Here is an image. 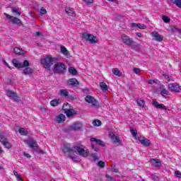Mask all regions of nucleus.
Returning <instances> with one entry per match:
<instances>
[{
    "mask_svg": "<svg viewBox=\"0 0 181 181\" xmlns=\"http://www.w3.org/2000/svg\"><path fill=\"white\" fill-rule=\"evenodd\" d=\"M91 158H93V162H97V160H98L100 159V157L98 156V155H97V153H92L90 155Z\"/></svg>",
    "mask_w": 181,
    "mask_h": 181,
    "instance_id": "obj_39",
    "label": "nucleus"
},
{
    "mask_svg": "<svg viewBox=\"0 0 181 181\" xmlns=\"http://www.w3.org/2000/svg\"><path fill=\"white\" fill-rule=\"evenodd\" d=\"M1 144H3L4 148H6V149H11V148H12V144H11L8 139L6 141H4Z\"/></svg>",
    "mask_w": 181,
    "mask_h": 181,
    "instance_id": "obj_31",
    "label": "nucleus"
},
{
    "mask_svg": "<svg viewBox=\"0 0 181 181\" xmlns=\"http://www.w3.org/2000/svg\"><path fill=\"white\" fill-rule=\"evenodd\" d=\"M13 52L15 54H18L19 56H23V54H25V51L19 47H15Z\"/></svg>",
    "mask_w": 181,
    "mask_h": 181,
    "instance_id": "obj_24",
    "label": "nucleus"
},
{
    "mask_svg": "<svg viewBox=\"0 0 181 181\" xmlns=\"http://www.w3.org/2000/svg\"><path fill=\"white\" fill-rule=\"evenodd\" d=\"M80 156H82V158H87L88 156L90 151L88 149H86V148H83V146H76V153H77Z\"/></svg>",
    "mask_w": 181,
    "mask_h": 181,
    "instance_id": "obj_7",
    "label": "nucleus"
},
{
    "mask_svg": "<svg viewBox=\"0 0 181 181\" xmlns=\"http://www.w3.org/2000/svg\"><path fill=\"white\" fill-rule=\"evenodd\" d=\"M76 146H71L69 143H64L62 146V152L67 156V158L71 159H76L74 155H76Z\"/></svg>",
    "mask_w": 181,
    "mask_h": 181,
    "instance_id": "obj_3",
    "label": "nucleus"
},
{
    "mask_svg": "<svg viewBox=\"0 0 181 181\" xmlns=\"http://www.w3.org/2000/svg\"><path fill=\"white\" fill-rule=\"evenodd\" d=\"M136 103H137V105H139V107H141V108H144V107H145V101H144V100L138 99Z\"/></svg>",
    "mask_w": 181,
    "mask_h": 181,
    "instance_id": "obj_35",
    "label": "nucleus"
},
{
    "mask_svg": "<svg viewBox=\"0 0 181 181\" xmlns=\"http://www.w3.org/2000/svg\"><path fill=\"white\" fill-rule=\"evenodd\" d=\"M121 39L123 43L127 46H132V45H134V39L129 37V36L127 35H122Z\"/></svg>",
    "mask_w": 181,
    "mask_h": 181,
    "instance_id": "obj_10",
    "label": "nucleus"
},
{
    "mask_svg": "<svg viewBox=\"0 0 181 181\" xmlns=\"http://www.w3.org/2000/svg\"><path fill=\"white\" fill-rule=\"evenodd\" d=\"M161 18L165 23H170V18L168 16H162Z\"/></svg>",
    "mask_w": 181,
    "mask_h": 181,
    "instance_id": "obj_38",
    "label": "nucleus"
},
{
    "mask_svg": "<svg viewBox=\"0 0 181 181\" xmlns=\"http://www.w3.org/2000/svg\"><path fill=\"white\" fill-rule=\"evenodd\" d=\"M70 131H80L81 129V123L77 122L69 127Z\"/></svg>",
    "mask_w": 181,
    "mask_h": 181,
    "instance_id": "obj_13",
    "label": "nucleus"
},
{
    "mask_svg": "<svg viewBox=\"0 0 181 181\" xmlns=\"http://www.w3.org/2000/svg\"><path fill=\"white\" fill-rule=\"evenodd\" d=\"M23 153H24V156H25V158H31L30 154L26 153V152H24Z\"/></svg>",
    "mask_w": 181,
    "mask_h": 181,
    "instance_id": "obj_57",
    "label": "nucleus"
},
{
    "mask_svg": "<svg viewBox=\"0 0 181 181\" xmlns=\"http://www.w3.org/2000/svg\"><path fill=\"white\" fill-rule=\"evenodd\" d=\"M35 35H36V36H40V35H42V33L37 31V32H35Z\"/></svg>",
    "mask_w": 181,
    "mask_h": 181,
    "instance_id": "obj_58",
    "label": "nucleus"
},
{
    "mask_svg": "<svg viewBox=\"0 0 181 181\" xmlns=\"http://www.w3.org/2000/svg\"><path fill=\"white\" fill-rule=\"evenodd\" d=\"M173 5H176L177 8H180L181 6V0H170Z\"/></svg>",
    "mask_w": 181,
    "mask_h": 181,
    "instance_id": "obj_34",
    "label": "nucleus"
},
{
    "mask_svg": "<svg viewBox=\"0 0 181 181\" xmlns=\"http://www.w3.org/2000/svg\"><path fill=\"white\" fill-rule=\"evenodd\" d=\"M18 132H19V134H21V135L25 136H26L29 134L28 130L23 127H21L18 129Z\"/></svg>",
    "mask_w": 181,
    "mask_h": 181,
    "instance_id": "obj_29",
    "label": "nucleus"
},
{
    "mask_svg": "<svg viewBox=\"0 0 181 181\" xmlns=\"http://www.w3.org/2000/svg\"><path fill=\"white\" fill-rule=\"evenodd\" d=\"M66 121V116L63 114H60L57 117V122L58 124H62V122H64Z\"/></svg>",
    "mask_w": 181,
    "mask_h": 181,
    "instance_id": "obj_22",
    "label": "nucleus"
},
{
    "mask_svg": "<svg viewBox=\"0 0 181 181\" xmlns=\"http://www.w3.org/2000/svg\"><path fill=\"white\" fill-rule=\"evenodd\" d=\"M160 94L163 97H168L169 95V91L166 88H162L160 90Z\"/></svg>",
    "mask_w": 181,
    "mask_h": 181,
    "instance_id": "obj_32",
    "label": "nucleus"
},
{
    "mask_svg": "<svg viewBox=\"0 0 181 181\" xmlns=\"http://www.w3.org/2000/svg\"><path fill=\"white\" fill-rule=\"evenodd\" d=\"M68 84L72 86V87H78L80 83L75 78H72L68 81Z\"/></svg>",
    "mask_w": 181,
    "mask_h": 181,
    "instance_id": "obj_18",
    "label": "nucleus"
},
{
    "mask_svg": "<svg viewBox=\"0 0 181 181\" xmlns=\"http://www.w3.org/2000/svg\"><path fill=\"white\" fill-rule=\"evenodd\" d=\"M61 101L60 99H54L50 101V105L52 107H57V105H59V104H60Z\"/></svg>",
    "mask_w": 181,
    "mask_h": 181,
    "instance_id": "obj_26",
    "label": "nucleus"
},
{
    "mask_svg": "<svg viewBox=\"0 0 181 181\" xmlns=\"http://www.w3.org/2000/svg\"><path fill=\"white\" fill-rule=\"evenodd\" d=\"M139 141L141 143V145H144V146H150L151 145V141L145 137L142 139H139Z\"/></svg>",
    "mask_w": 181,
    "mask_h": 181,
    "instance_id": "obj_23",
    "label": "nucleus"
},
{
    "mask_svg": "<svg viewBox=\"0 0 181 181\" xmlns=\"http://www.w3.org/2000/svg\"><path fill=\"white\" fill-rule=\"evenodd\" d=\"M130 132L133 136H136V135H138V132L134 129H131Z\"/></svg>",
    "mask_w": 181,
    "mask_h": 181,
    "instance_id": "obj_45",
    "label": "nucleus"
},
{
    "mask_svg": "<svg viewBox=\"0 0 181 181\" xmlns=\"http://www.w3.org/2000/svg\"><path fill=\"white\" fill-rule=\"evenodd\" d=\"M112 172H113L115 173H119L118 169L115 168V166H113L112 168Z\"/></svg>",
    "mask_w": 181,
    "mask_h": 181,
    "instance_id": "obj_55",
    "label": "nucleus"
},
{
    "mask_svg": "<svg viewBox=\"0 0 181 181\" xmlns=\"http://www.w3.org/2000/svg\"><path fill=\"white\" fill-rule=\"evenodd\" d=\"M6 93L8 94V97H10V98H13V100L16 103H18V101H19V97L16 95V93H15L13 90H7Z\"/></svg>",
    "mask_w": 181,
    "mask_h": 181,
    "instance_id": "obj_14",
    "label": "nucleus"
},
{
    "mask_svg": "<svg viewBox=\"0 0 181 181\" xmlns=\"http://www.w3.org/2000/svg\"><path fill=\"white\" fill-rule=\"evenodd\" d=\"M109 138L113 141V143L117 146H119V145H122V141H121V138L118 136H115V134L112 132L109 133Z\"/></svg>",
    "mask_w": 181,
    "mask_h": 181,
    "instance_id": "obj_9",
    "label": "nucleus"
},
{
    "mask_svg": "<svg viewBox=\"0 0 181 181\" xmlns=\"http://www.w3.org/2000/svg\"><path fill=\"white\" fill-rule=\"evenodd\" d=\"M69 92L66 89H61L59 90V95H61V97H68L69 95Z\"/></svg>",
    "mask_w": 181,
    "mask_h": 181,
    "instance_id": "obj_25",
    "label": "nucleus"
},
{
    "mask_svg": "<svg viewBox=\"0 0 181 181\" xmlns=\"http://www.w3.org/2000/svg\"><path fill=\"white\" fill-rule=\"evenodd\" d=\"M3 63H4V64H5V66H6V67H8V69H12V67H11V66H9V64H8L7 62H6V61H5L4 59L3 60Z\"/></svg>",
    "mask_w": 181,
    "mask_h": 181,
    "instance_id": "obj_53",
    "label": "nucleus"
},
{
    "mask_svg": "<svg viewBox=\"0 0 181 181\" xmlns=\"http://www.w3.org/2000/svg\"><path fill=\"white\" fill-rule=\"evenodd\" d=\"M179 33H181V30H179Z\"/></svg>",
    "mask_w": 181,
    "mask_h": 181,
    "instance_id": "obj_63",
    "label": "nucleus"
},
{
    "mask_svg": "<svg viewBox=\"0 0 181 181\" xmlns=\"http://www.w3.org/2000/svg\"><path fill=\"white\" fill-rule=\"evenodd\" d=\"M11 11L13 13H16V15H18V16H21V15H22V13H21V11H19V10H18V8L16 7H13L11 8Z\"/></svg>",
    "mask_w": 181,
    "mask_h": 181,
    "instance_id": "obj_37",
    "label": "nucleus"
},
{
    "mask_svg": "<svg viewBox=\"0 0 181 181\" xmlns=\"http://www.w3.org/2000/svg\"><path fill=\"white\" fill-rule=\"evenodd\" d=\"M134 73H135V74H141V69H139V68H134L133 69Z\"/></svg>",
    "mask_w": 181,
    "mask_h": 181,
    "instance_id": "obj_48",
    "label": "nucleus"
},
{
    "mask_svg": "<svg viewBox=\"0 0 181 181\" xmlns=\"http://www.w3.org/2000/svg\"><path fill=\"white\" fill-rule=\"evenodd\" d=\"M91 148L92 149H93V151H95V152H98V148H95V144H94L93 143L90 144Z\"/></svg>",
    "mask_w": 181,
    "mask_h": 181,
    "instance_id": "obj_50",
    "label": "nucleus"
},
{
    "mask_svg": "<svg viewBox=\"0 0 181 181\" xmlns=\"http://www.w3.org/2000/svg\"><path fill=\"white\" fill-rule=\"evenodd\" d=\"M28 146L31 148V149H34V151H37V148H39V146L37 145V142L36 140H32L29 141Z\"/></svg>",
    "mask_w": 181,
    "mask_h": 181,
    "instance_id": "obj_19",
    "label": "nucleus"
},
{
    "mask_svg": "<svg viewBox=\"0 0 181 181\" xmlns=\"http://www.w3.org/2000/svg\"><path fill=\"white\" fill-rule=\"evenodd\" d=\"M40 152L41 153H43V151H42V150H41Z\"/></svg>",
    "mask_w": 181,
    "mask_h": 181,
    "instance_id": "obj_62",
    "label": "nucleus"
},
{
    "mask_svg": "<svg viewBox=\"0 0 181 181\" xmlns=\"http://www.w3.org/2000/svg\"><path fill=\"white\" fill-rule=\"evenodd\" d=\"M69 73L71 74L72 76H77L78 74V72H77V69H76L73 66H70L69 68Z\"/></svg>",
    "mask_w": 181,
    "mask_h": 181,
    "instance_id": "obj_27",
    "label": "nucleus"
},
{
    "mask_svg": "<svg viewBox=\"0 0 181 181\" xmlns=\"http://www.w3.org/2000/svg\"><path fill=\"white\" fill-rule=\"evenodd\" d=\"M5 16L7 18V19H8V23H12V25H21L22 24V21H21V19L16 18V17H13L6 13H4Z\"/></svg>",
    "mask_w": 181,
    "mask_h": 181,
    "instance_id": "obj_8",
    "label": "nucleus"
},
{
    "mask_svg": "<svg viewBox=\"0 0 181 181\" xmlns=\"http://www.w3.org/2000/svg\"><path fill=\"white\" fill-rule=\"evenodd\" d=\"M61 53H62L63 55L67 57V59H70V53L67 50L66 47H64V46H61Z\"/></svg>",
    "mask_w": 181,
    "mask_h": 181,
    "instance_id": "obj_21",
    "label": "nucleus"
},
{
    "mask_svg": "<svg viewBox=\"0 0 181 181\" xmlns=\"http://www.w3.org/2000/svg\"><path fill=\"white\" fill-rule=\"evenodd\" d=\"M13 173L17 177V179H18V180H23L22 179V177H21L19 174H18V172L16 170H13Z\"/></svg>",
    "mask_w": 181,
    "mask_h": 181,
    "instance_id": "obj_42",
    "label": "nucleus"
},
{
    "mask_svg": "<svg viewBox=\"0 0 181 181\" xmlns=\"http://www.w3.org/2000/svg\"><path fill=\"white\" fill-rule=\"evenodd\" d=\"M59 62V58L57 57H52L50 56H47L44 59H42L40 62L42 64L45 69H50L53 64L54 66V73H64L66 70V65L62 62Z\"/></svg>",
    "mask_w": 181,
    "mask_h": 181,
    "instance_id": "obj_1",
    "label": "nucleus"
},
{
    "mask_svg": "<svg viewBox=\"0 0 181 181\" xmlns=\"http://www.w3.org/2000/svg\"><path fill=\"white\" fill-rule=\"evenodd\" d=\"M90 142H95L97 145H99V146H103L105 147V143L103 141V140H100L98 139H95L94 137H92L90 139Z\"/></svg>",
    "mask_w": 181,
    "mask_h": 181,
    "instance_id": "obj_17",
    "label": "nucleus"
},
{
    "mask_svg": "<svg viewBox=\"0 0 181 181\" xmlns=\"http://www.w3.org/2000/svg\"><path fill=\"white\" fill-rule=\"evenodd\" d=\"M136 36H138L139 37H141V36H142V34L140 33H138L137 35H136Z\"/></svg>",
    "mask_w": 181,
    "mask_h": 181,
    "instance_id": "obj_59",
    "label": "nucleus"
},
{
    "mask_svg": "<svg viewBox=\"0 0 181 181\" xmlns=\"http://www.w3.org/2000/svg\"><path fill=\"white\" fill-rule=\"evenodd\" d=\"M93 127H100L101 122L98 119H94L93 122Z\"/></svg>",
    "mask_w": 181,
    "mask_h": 181,
    "instance_id": "obj_40",
    "label": "nucleus"
},
{
    "mask_svg": "<svg viewBox=\"0 0 181 181\" xmlns=\"http://www.w3.org/2000/svg\"><path fill=\"white\" fill-rule=\"evenodd\" d=\"M70 108V104L69 103H64L62 110L64 111L66 117L70 118V117H73V115H76L77 114V112L74 110L69 109Z\"/></svg>",
    "mask_w": 181,
    "mask_h": 181,
    "instance_id": "obj_6",
    "label": "nucleus"
},
{
    "mask_svg": "<svg viewBox=\"0 0 181 181\" xmlns=\"http://www.w3.org/2000/svg\"><path fill=\"white\" fill-rule=\"evenodd\" d=\"M83 1L87 5H91V4H93L94 0H83Z\"/></svg>",
    "mask_w": 181,
    "mask_h": 181,
    "instance_id": "obj_49",
    "label": "nucleus"
},
{
    "mask_svg": "<svg viewBox=\"0 0 181 181\" xmlns=\"http://www.w3.org/2000/svg\"><path fill=\"white\" fill-rule=\"evenodd\" d=\"M151 36L156 42H163V36L160 35L158 32L151 33Z\"/></svg>",
    "mask_w": 181,
    "mask_h": 181,
    "instance_id": "obj_12",
    "label": "nucleus"
},
{
    "mask_svg": "<svg viewBox=\"0 0 181 181\" xmlns=\"http://www.w3.org/2000/svg\"><path fill=\"white\" fill-rule=\"evenodd\" d=\"M112 72L117 77H121L122 76V72H121V71H119V69L117 68L112 69Z\"/></svg>",
    "mask_w": 181,
    "mask_h": 181,
    "instance_id": "obj_28",
    "label": "nucleus"
},
{
    "mask_svg": "<svg viewBox=\"0 0 181 181\" xmlns=\"http://www.w3.org/2000/svg\"><path fill=\"white\" fill-rule=\"evenodd\" d=\"M82 39H84L86 42H90V43H92V45L98 43V38H97V37L87 33H83L82 34Z\"/></svg>",
    "mask_w": 181,
    "mask_h": 181,
    "instance_id": "obj_5",
    "label": "nucleus"
},
{
    "mask_svg": "<svg viewBox=\"0 0 181 181\" xmlns=\"http://www.w3.org/2000/svg\"><path fill=\"white\" fill-rule=\"evenodd\" d=\"M0 169H2V167L0 165Z\"/></svg>",
    "mask_w": 181,
    "mask_h": 181,
    "instance_id": "obj_64",
    "label": "nucleus"
},
{
    "mask_svg": "<svg viewBox=\"0 0 181 181\" xmlns=\"http://www.w3.org/2000/svg\"><path fill=\"white\" fill-rule=\"evenodd\" d=\"M152 104L156 108H158L160 110H165V111L166 110H168V107H166V106H164L163 104H159V103H158V101L155 100H153Z\"/></svg>",
    "mask_w": 181,
    "mask_h": 181,
    "instance_id": "obj_15",
    "label": "nucleus"
},
{
    "mask_svg": "<svg viewBox=\"0 0 181 181\" xmlns=\"http://www.w3.org/2000/svg\"><path fill=\"white\" fill-rule=\"evenodd\" d=\"M98 166L103 169V168H105V163L103 160H100L98 162Z\"/></svg>",
    "mask_w": 181,
    "mask_h": 181,
    "instance_id": "obj_41",
    "label": "nucleus"
},
{
    "mask_svg": "<svg viewBox=\"0 0 181 181\" xmlns=\"http://www.w3.org/2000/svg\"><path fill=\"white\" fill-rule=\"evenodd\" d=\"M137 28H139V29H146V25L141 23H138Z\"/></svg>",
    "mask_w": 181,
    "mask_h": 181,
    "instance_id": "obj_47",
    "label": "nucleus"
},
{
    "mask_svg": "<svg viewBox=\"0 0 181 181\" xmlns=\"http://www.w3.org/2000/svg\"><path fill=\"white\" fill-rule=\"evenodd\" d=\"M65 11L69 16H71V19H73L76 16V12L74 11V9L73 8L66 7Z\"/></svg>",
    "mask_w": 181,
    "mask_h": 181,
    "instance_id": "obj_16",
    "label": "nucleus"
},
{
    "mask_svg": "<svg viewBox=\"0 0 181 181\" xmlns=\"http://www.w3.org/2000/svg\"><path fill=\"white\" fill-rule=\"evenodd\" d=\"M163 76H164V78L167 80V81H173V76H170L168 74H163Z\"/></svg>",
    "mask_w": 181,
    "mask_h": 181,
    "instance_id": "obj_33",
    "label": "nucleus"
},
{
    "mask_svg": "<svg viewBox=\"0 0 181 181\" xmlns=\"http://www.w3.org/2000/svg\"><path fill=\"white\" fill-rule=\"evenodd\" d=\"M105 177H107V179H109V180L113 181L114 180V177H111L110 175L106 174L105 175Z\"/></svg>",
    "mask_w": 181,
    "mask_h": 181,
    "instance_id": "obj_54",
    "label": "nucleus"
},
{
    "mask_svg": "<svg viewBox=\"0 0 181 181\" xmlns=\"http://www.w3.org/2000/svg\"><path fill=\"white\" fill-rule=\"evenodd\" d=\"M168 88L173 93H180V91H181V86H180V85H179V83H169Z\"/></svg>",
    "mask_w": 181,
    "mask_h": 181,
    "instance_id": "obj_11",
    "label": "nucleus"
},
{
    "mask_svg": "<svg viewBox=\"0 0 181 181\" xmlns=\"http://www.w3.org/2000/svg\"><path fill=\"white\" fill-rule=\"evenodd\" d=\"M175 175L177 177H181V173L179 170L175 171Z\"/></svg>",
    "mask_w": 181,
    "mask_h": 181,
    "instance_id": "obj_52",
    "label": "nucleus"
},
{
    "mask_svg": "<svg viewBox=\"0 0 181 181\" xmlns=\"http://www.w3.org/2000/svg\"><path fill=\"white\" fill-rule=\"evenodd\" d=\"M41 15H46V13H47V11H46V8H45L44 7H42L40 8V11Z\"/></svg>",
    "mask_w": 181,
    "mask_h": 181,
    "instance_id": "obj_46",
    "label": "nucleus"
},
{
    "mask_svg": "<svg viewBox=\"0 0 181 181\" xmlns=\"http://www.w3.org/2000/svg\"><path fill=\"white\" fill-rule=\"evenodd\" d=\"M85 101L88 103V104H91V107H93V108H100L101 105L100 104V102L97 100L94 97L88 95L85 98Z\"/></svg>",
    "mask_w": 181,
    "mask_h": 181,
    "instance_id": "obj_4",
    "label": "nucleus"
},
{
    "mask_svg": "<svg viewBox=\"0 0 181 181\" xmlns=\"http://www.w3.org/2000/svg\"><path fill=\"white\" fill-rule=\"evenodd\" d=\"M8 140V138L5 136V135L3 133L0 134V142L1 144H4L5 141Z\"/></svg>",
    "mask_w": 181,
    "mask_h": 181,
    "instance_id": "obj_36",
    "label": "nucleus"
},
{
    "mask_svg": "<svg viewBox=\"0 0 181 181\" xmlns=\"http://www.w3.org/2000/svg\"><path fill=\"white\" fill-rule=\"evenodd\" d=\"M107 1H110L111 2H114V1H115V0H107Z\"/></svg>",
    "mask_w": 181,
    "mask_h": 181,
    "instance_id": "obj_61",
    "label": "nucleus"
},
{
    "mask_svg": "<svg viewBox=\"0 0 181 181\" xmlns=\"http://www.w3.org/2000/svg\"><path fill=\"white\" fill-rule=\"evenodd\" d=\"M12 63L14 67H16V69H24L23 70V74H24V76H31V74H33V69L29 67L30 64L29 63L28 60H24L22 64L20 63L18 59H13L12 60Z\"/></svg>",
    "mask_w": 181,
    "mask_h": 181,
    "instance_id": "obj_2",
    "label": "nucleus"
},
{
    "mask_svg": "<svg viewBox=\"0 0 181 181\" xmlns=\"http://www.w3.org/2000/svg\"><path fill=\"white\" fill-rule=\"evenodd\" d=\"M132 28H138V23H132Z\"/></svg>",
    "mask_w": 181,
    "mask_h": 181,
    "instance_id": "obj_56",
    "label": "nucleus"
},
{
    "mask_svg": "<svg viewBox=\"0 0 181 181\" xmlns=\"http://www.w3.org/2000/svg\"><path fill=\"white\" fill-rule=\"evenodd\" d=\"M150 163L151 166H154L156 168H158L159 166H161L162 163L158 159L153 158L150 160Z\"/></svg>",
    "mask_w": 181,
    "mask_h": 181,
    "instance_id": "obj_20",
    "label": "nucleus"
},
{
    "mask_svg": "<svg viewBox=\"0 0 181 181\" xmlns=\"http://www.w3.org/2000/svg\"><path fill=\"white\" fill-rule=\"evenodd\" d=\"M67 98H69V100H74L77 98V96L69 93V95L67 96Z\"/></svg>",
    "mask_w": 181,
    "mask_h": 181,
    "instance_id": "obj_44",
    "label": "nucleus"
},
{
    "mask_svg": "<svg viewBox=\"0 0 181 181\" xmlns=\"http://www.w3.org/2000/svg\"><path fill=\"white\" fill-rule=\"evenodd\" d=\"M2 152H4V151H2V149L0 148V153H2Z\"/></svg>",
    "mask_w": 181,
    "mask_h": 181,
    "instance_id": "obj_60",
    "label": "nucleus"
},
{
    "mask_svg": "<svg viewBox=\"0 0 181 181\" xmlns=\"http://www.w3.org/2000/svg\"><path fill=\"white\" fill-rule=\"evenodd\" d=\"M99 86L102 91H107L108 90V86L105 82H100Z\"/></svg>",
    "mask_w": 181,
    "mask_h": 181,
    "instance_id": "obj_30",
    "label": "nucleus"
},
{
    "mask_svg": "<svg viewBox=\"0 0 181 181\" xmlns=\"http://www.w3.org/2000/svg\"><path fill=\"white\" fill-rule=\"evenodd\" d=\"M179 30H181V29H179L175 26L171 27V32H173V33H176V32H179Z\"/></svg>",
    "mask_w": 181,
    "mask_h": 181,
    "instance_id": "obj_43",
    "label": "nucleus"
},
{
    "mask_svg": "<svg viewBox=\"0 0 181 181\" xmlns=\"http://www.w3.org/2000/svg\"><path fill=\"white\" fill-rule=\"evenodd\" d=\"M158 81V79H153V80H149L148 81V84H155Z\"/></svg>",
    "mask_w": 181,
    "mask_h": 181,
    "instance_id": "obj_51",
    "label": "nucleus"
}]
</instances>
